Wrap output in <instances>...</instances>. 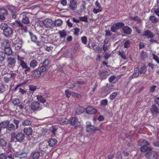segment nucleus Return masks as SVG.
<instances>
[{
	"label": "nucleus",
	"mask_w": 159,
	"mask_h": 159,
	"mask_svg": "<svg viewBox=\"0 0 159 159\" xmlns=\"http://www.w3.org/2000/svg\"><path fill=\"white\" fill-rule=\"evenodd\" d=\"M31 109L33 111H39L42 109L41 107L40 106V103L38 102H32L30 105Z\"/></svg>",
	"instance_id": "20e7f679"
},
{
	"label": "nucleus",
	"mask_w": 159,
	"mask_h": 159,
	"mask_svg": "<svg viewBox=\"0 0 159 159\" xmlns=\"http://www.w3.org/2000/svg\"><path fill=\"white\" fill-rule=\"evenodd\" d=\"M142 147L140 148V150L141 152H145L147 151H151L152 148L150 147H148L146 145H143L141 146Z\"/></svg>",
	"instance_id": "aec40b11"
},
{
	"label": "nucleus",
	"mask_w": 159,
	"mask_h": 159,
	"mask_svg": "<svg viewBox=\"0 0 159 159\" xmlns=\"http://www.w3.org/2000/svg\"><path fill=\"white\" fill-rule=\"evenodd\" d=\"M129 18L132 20H136L138 22L140 21V19L137 16H135L134 17L129 16Z\"/></svg>",
	"instance_id": "a18cd8bd"
},
{
	"label": "nucleus",
	"mask_w": 159,
	"mask_h": 159,
	"mask_svg": "<svg viewBox=\"0 0 159 159\" xmlns=\"http://www.w3.org/2000/svg\"><path fill=\"white\" fill-rule=\"evenodd\" d=\"M74 34L76 35H78L80 31V29L78 27H75L74 29Z\"/></svg>",
	"instance_id": "603ef678"
},
{
	"label": "nucleus",
	"mask_w": 159,
	"mask_h": 159,
	"mask_svg": "<svg viewBox=\"0 0 159 159\" xmlns=\"http://www.w3.org/2000/svg\"><path fill=\"white\" fill-rule=\"evenodd\" d=\"M102 10V9L98 8L97 9L95 8H94L93 9V12L94 14H97V13L101 12Z\"/></svg>",
	"instance_id": "e2e57ef3"
},
{
	"label": "nucleus",
	"mask_w": 159,
	"mask_h": 159,
	"mask_svg": "<svg viewBox=\"0 0 159 159\" xmlns=\"http://www.w3.org/2000/svg\"><path fill=\"white\" fill-rule=\"evenodd\" d=\"M79 19L80 21L87 22H88V18L87 16H84L80 17L79 18Z\"/></svg>",
	"instance_id": "49530a36"
},
{
	"label": "nucleus",
	"mask_w": 159,
	"mask_h": 159,
	"mask_svg": "<svg viewBox=\"0 0 159 159\" xmlns=\"http://www.w3.org/2000/svg\"><path fill=\"white\" fill-rule=\"evenodd\" d=\"M7 144L5 140L2 139H0V145L2 147H5Z\"/></svg>",
	"instance_id": "37998d69"
},
{
	"label": "nucleus",
	"mask_w": 159,
	"mask_h": 159,
	"mask_svg": "<svg viewBox=\"0 0 159 159\" xmlns=\"http://www.w3.org/2000/svg\"><path fill=\"white\" fill-rule=\"evenodd\" d=\"M15 128V126L13 124H8L6 128L7 130L8 131H11L14 130Z\"/></svg>",
	"instance_id": "7c9ffc66"
},
{
	"label": "nucleus",
	"mask_w": 159,
	"mask_h": 159,
	"mask_svg": "<svg viewBox=\"0 0 159 159\" xmlns=\"http://www.w3.org/2000/svg\"><path fill=\"white\" fill-rule=\"evenodd\" d=\"M16 73L17 72L16 71H11L10 72V74L11 75L10 78L12 79H14L16 75Z\"/></svg>",
	"instance_id": "864d4df0"
},
{
	"label": "nucleus",
	"mask_w": 159,
	"mask_h": 159,
	"mask_svg": "<svg viewBox=\"0 0 159 159\" xmlns=\"http://www.w3.org/2000/svg\"><path fill=\"white\" fill-rule=\"evenodd\" d=\"M61 125H63L69 123V120L67 119H64L60 121Z\"/></svg>",
	"instance_id": "e433bc0d"
},
{
	"label": "nucleus",
	"mask_w": 159,
	"mask_h": 159,
	"mask_svg": "<svg viewBox=\"0 0 159 159\" xmlns=\"http://www.w3.org/2000/svg\"><path fill=\"white\" fill-rule=\"evenodd\" d=\"M14 43L15 44L21 43H22V41L20 38H16L15 40L14 41Z\"/></svg>",
	"instance_id": "0e129e2a"
},
{
	"label": "nucleus",
	"mask_w": 159,
	"mask_h": 159,
	"mask_svg": "<svg viewBox=\"0 0 159 159\" xmlns=\"http://www.w3.org/2000/svg\"><path fill=\"white\" fill-rule=\"evenodd\" d=\"M23 131L24 133L28 136L31 135L33 132V130L30 127L25 128L23 129Z\"/></svg>",
	"instance_id": "f3484780"
},
{
	"label": "nucleus",
	"mask_w": 159,
	"mask_h": 159,
	"mask_svg": "<svg viewBox=\"0 0 159 159\" xmlns=\"http://www.w3.org/2000/svg\"><path fill=\"white\" fill-rule=\"evenodd\" d=\"M145 156L147 159H157L158 154L156 152L152 151L147 153Z\"/></svg>",
	"instance_id": "7ed1b4c3"
},
{
	"label": "nucleus",
	"mask_w": 159,
	"mask_h": 159,
	"mask_svg": "<svg viewBox=\"0 0 159 159\" xmlns=\"http://www.w3.org/2000/svg\"><path fill=\"white\" fill-rule=\"evenodd\" d=\"M151 113L153 114H155L156 115L158 114L159 110L157 107L155 105H153L150 109Z\"/></svg>",
	"instance_id": "a211bd4d"
},
{
	"label": "nucleus",
	"mask_w": 159,
	"mask_h": 159,
	"mask_svg": "<svg viewBox=\"0 0 159 159\" xmlns=\"http://www.w3.org/2000/svg\"><path fill=\"white\" fill-rule=\"evenodd\" d=\"M12 25L14 26L15 25L19 28L23 32H26L28 30L27 25H24L20 21H16L12 24Z\"/></svg>",
	"instance_id": "f257e3e1"
},
{
	"label": "nucleus",
	"mask_w": 159,
	"mask_h": 159,
	"mask_svg": "<svg viewBox=\"0 0 159 159\" xmlns=\"http://www.w3.org/2000/svg\"><path fill=\"white\" fill-rule=\"evenodd\" d=\"M22 22L25 24H29L30 23V21L29 17L25 13H23L22 14Z\"/></svg>",
	"instance_id": "9b49d317"
},
{
	"label": "nucleus",
	"mask_w": 159,
	"mask_h": 159,
	"mask_svg": "<svg viewBox=\"0 0 159 159\" xmlns=\"http://www.w3.org/2000/svg\"><path fill=\"white\" fill-rule=\"evenodd\" d=\"M62 24V21L60 19H58L56 20L55 22V25L56 26H61Z\"/></svg>",
	"instance_id": "a19ab883"
},
{
	"label": "nucleus",
	"mask_w": 159,
	"mask_h": 159,
	"mask_svg": "<svg viewBox=\"0 0 159 159\" xmlns=\"http://www.w3.org/2000/svg\"><path fill=\"white\" fill-rule=\"evenodd\" d=\"M6 7L10 11L12 17L13 19H16L17 15L16 14L17 9L16 7L11 4L7 5Z\"/></svg>",
	"instance_id": "f03ea898"
},
{
	"label": "nucleus",
	"mask_w": 159,
	"mask_h": 159,
	"mask_svg": "<svg viewBox=\"0 0 159 159\" xmlns=\"http://www.w3.org/2000/svg\"><path fill=\"white\" fill-rule=\"evenodd\" d=\"M25 138L24 134L21 133H18L16 134V140L18 142L22 141Z\"/></svg>",
	"instance_id": "2eb2a0df"
},
{
	"label": "nucleus",
	"mask_w": 159,
	"mask_h": 159,
	"mask_svg": "<svg viewBox=\"0 0 159 159\" xmlns=\"http://www.w3.org/2000/svg\"><path fill=\"white\" fill-rule=\"evenodd\" d=\"M84 108L82 107H77L76 112L77 115H80L84 111Z\"/></svg>",
	"instance_id": "a878e982"
},
{
	"label": "nucleus",
	"mask_w": 159,
	"mask_h": 159,
	"mask_svg": "<svg viewBox=\"0 0 159 159\" xmlns=\"http://www.w3.org/2000/svg\"><path fill=\"white\" fill-rule=\"evenodd\" d=\"M115 24L118 30L121 28H122L123 27H124L125 25L124 23L122 22H118Z\"/></svg>",
	"instance_id": "473e14b6"
},
{
	"label": "nucleus",
	"mask_w": 159,
	"mask_h": 159,
	"mask_svg": "<svg viewBox=\"0 0 159 159\" xmlns=\"http://www.w3.org/2000/svg\"><path fill=\"white\" fill-rule=\"evenodd\" d=\"M37 65V61L35 60H32L30 63V67L31 68H34Z\"/></svg>",
	"instance_id": "72a5a7b5"
},
{
	"label": "nucleus",
	"mask_w": 159,
	"mask_h": 159,
	"mask_svg": "<svg viewBox=\"0 0 159 159\" xmlns=\"http://www.w3.org/2000/svg\"><path fill=\"white\" fill-rule=\"evenodd\" d=\"M85 110L87 113L90 114H93L97 112V109L91 106H88Z\"/></svg>",
	"instance_id": "1a4fd4ad"
},
{
	"label": "nucleus",
	"mask_w": 159,
	"mask_h": 159,
	"mask_svg": "<svg viewBox=\"0 0 159 159\" xmlns=\"http://www.w3.org/2000/svg\"><path fill=\"white\" fill-rule=\"evenodd\" d=\"M118 93L116 92H115L112 93L110 96V98L111 100H113L117 96Z\"/></svg>",
	"instance_id": "de8ad7c7"
},
{
	"label": "nucleus",
	"mask_w": 159,
	"mask_h": 159,
	"mask_svg": "<svg viewBox=\"0 0 159 159\" xmlns=\"http://www.w3.org/2000/svg\"><path fill=\"white\" fill-rule=\"evenodd\" d=\"M131 42L129 40L126 41L124 43V47L126 48H128L130 45Z\"/></svg>",
	"instance_id": "bf43d9fd"
},
{
	"label": "nucleus",
	"mask_w": 159,
	"mask_h": 159,
	"mask_svg": "<svg viewBox=\"0 0 159 159\" xmlns=\"http://www.w3.org/2000/svg\"><path fill=\"white\" fill-rule=\"evenodd\" d=\"M58 33L60 35V37L61 38L65 37L67 35L66 31L64 30L59 31Z\"/></svg>",
	"instance_id": "2f4dec72"
},
{
	"label": "nucleus",
	"mask_w": 159,
	"mask_h": 159,
	"mask_svg": "<svg viewBox=\"0 0 159 159\" xmlns=\"http://www.w3.org/2000/svg\"><path fill=\"white\" fill-rule=\"evenodd\" d=\"M5 54H6L8 55H11L12 54V51L10 47H5L4 49Z\"/></svg>",
	"instance_id": "6ab92c4d"
},
{
	"label": "nucleus",
	"mask_w": 159,
	"mask_h": 159,
	"mask_svg": "<svg viewBox=\"0 0 159 159\" xmlns=\"http://www.w3.org/2000/svg\"><path fill=\"white\" fill-rule=\"evenodd\" d=\"M10 122L9 120H7L2 122L0 124V127L1 128H5L7 127V125L9 124Z\"/></svg>",
	"instance_id": "393cba45"
},
{
	"label": "nucleus",
	"mask_w": 159,
	"mask_h": 159,
	"mask_svg": "<svg viewBox=\"0 0 159 159\" xmlns=\"http://www.w3.org/2000/svg\"><path fill=\"white\" fill-rule=\"evenodd\" d=\"M29 89L32 91H34L37 89V87L35 86H34L32 85H30L29 86Z\"/></svg>",
	"instance_id": "338daca9"
},
{
	"label": "nucleus",
	"mask_w": 159,
	"mask_h": 159,
	"mask_svg": "<svg viewBox=\"0 0 159 159\" xmlns=\"http://www.w3.org/2000/svg\"><path fill=\"white\" fill-rule=\"evenodd\" d=\"M72 96L74 97L78 98H80L82 97L80 94L75 93H73Z\"/></svg>",
	"instance_id": "680f3d73"
},
{
	"label": "nucleus",
	"mask_w": 159,
	"mask_h": 159,
	"mask_svg": "<svg viewBox=\"0 0 159 159\" xmlns=\"http://www.w3.org/2000/svg\"><path fill=\"white\" fill-rule=\"evenodd\" d=\"M31 121L28 119H25L22 122V125L24 126H30L32 124Z\"/></svg>",
	"instance_id": "5701e85b"
},
{
	"label": "nucleus",
	"mask_w": 159,
	"mask_h": 159,
	"mask_svg": "<svg viewBox=\"0 0 159 159\" xmlns=\"http://www.w3.org/2000/svg\"><path fill=\"white\" fill-rule=\"evenodd\" d=\"M2 45L5 47H10V42L8 39H4L3 40Z\"/></svg>",
	"instance_id": "c85d7f7f"
},
{
	"label": "nucleus",
	"mask_w": 159,
	"mask_h": 159,
	"mask_svg": "<svg viewBox=\"0 0 159 159\" xmlns=\"http://www.w3.org/2000/svg\"><path fill=\"white\" fill-rule=\"evenodd\" d=\"M115 24H114L111 27V30L113 32H116L117 30Z\"/></svg>",
	"instance_id": "8fccbe9b"
},
{
	"label": "nucleus",
	"mask_w": 159,
	"mask_h": 159,
	"mask_svg": "<svg viewBox=\"0 0 159 159\" xmlns=\"http://www.w3.org/2000/svg\"><path fill=\"white\" fill-rule=\"evenodd\" d=\"M58 127L57 126H52L50 128V131L52 134L54 136H55L56 134V133L57 131Z\"/></svg>",
	"instance_id": "cd10ccee"
},
{
	"label": "nucleus",
	"mask_w": 159,
	"mask_h": 159,
	"mask_svg": "<svg viewBox=\"0 0 159 159\" xmlns=\"http://www.w3.org/2000/svg\"><path fill=\"white\" fill-rule=\"evenodd\" d=\"M37 99L41 103H44L46 102L45 99L41 95H38L37 96Z\"/></svg>",
	"instance_id": "f704fd0d"
},
{
	"label": "nucleus",
	"mask_w": 159,
	"mask_h": 159,
	"mask_svg": "<svg viewBox=\"0 0 159 159\" xmlns=\"http://www.w3.org/2000/svg\"><path fill=\"white\" fill-rule=\"evenodd\" d=\"M153 59L157 63H159V58L158 56L155 54H153Z\"/></svg>",
	"instance_id": "774afa93"
},
{
	"label": "nucleus",
	"mask_w": 159,
	"mask_h": 159,
	"mask_svg": "<svg viewBox=\"0 0 159 159\" xmlns=\"http://www.w3.org/2000/svg\"><path fill=\"white\" fill-rule=\"evenodd\" d=\"M13 122L16 125V128L17 129L19 127V124L20 123V121L14 119Z\"/></svg>",
	"instance_id": "052dcab7"
},
{
	"label": "nucleus",
	"mask_w": 159,
	"mask_h": 159,
	"mask_svg": "<svg viewBox=\"0 0 159 159\" xmlns=\"http://www.w3.org/2000/svg\"><path fill=\"white\" fill-rule=\"evenodd\" d=\"M123 32L125 34H129L132 31V29L128 26H124L122 28Z\"/></svg>",
	"instance_id": "dca6fc26"
},
{
	"label": "nucleus",
	"mask_w": 159,
	"mask_h": 159,
	"mask_svg": "<svg viewBox=\"0 0 159 159\" xmlns=\"http://www.w3.org/2000/svg\"><path fill=\"white\" fill-rule=\"evenodd\" d=\"M76 117H73L70 119V121H69V123H70V124L72 125H75L76 123Z\"/></svg>",
	"instance_id": "79ce46f5"
},
{
	"label": "nucleus",
	"mask_w": 159,
	"mask_h": 159,
	"mask_svg": "<svg viewBox=\"0 0 159 159\" xmlns=\"http://www.w3.org/2000/svg\"><path fill=\"white\" fill-rule=\"evenodd\" d=\"M108 75V72L105 70L100 71L99 74L100 78L102 80L106 79Z\"/></svg>",
	"instance_id": "6e6552de"
},
{
	"label": "nucleus",
	"mask_w": 159,
	"mask_h": 159,
	"mask_svg": "<svg viewBox=\"0 0 159 159\" xmlns=\"http://www.w3.org/2000/svg\"><path fill=\"white\" fill-rule=\"evenodd\" d=\"M96 129L95 126L92 125L90 126H89L88 127H86V128L87 131L89 132H93Z\"/></svg>",
	"instance_id": "b1692460"
},
{
	"label": "nucleus",
	"mask_w": 159,
	"mask_h": 159,
	"mask_svg": "<svg viewBox=\"0 0 159 159\" xmlns=\"http://www.w3.org/2000/svg\"><path fill=\"white\" fill-rule=\"evenodd\" d=\"M7 13V11L6 9L3 8H0V14L5 16Z\"/></svg>",
	"instance_id": "c9c22d12"
},
{
	"label": "nucleus",
	"mask_w": 159,
	"mask_h": 159,
	"mask_svg": "<svg viewBox=\"0 0 159 159\" xmlns=\"http://www.w3.org/2000/svg\"><path fill=\"white\" fill-rule=\"evenodd\" d=\"M40 156V152L36 151L32 152L30 155L31 159H39Z\"/></svg>",
	"instance_id": "4468645a"
},
{
	"label": "nucleus",
	"mask_w": 159,
	"mask_h": 159,
	"mask_svg": "<svg viewBox=\"0 0 159 159\" xmlns=\"http://www.w3.org/2000/svg\"><path fill=\"white\" fill-rule=\"evenodd\" d=\"M108 103L107 100L106 99H103L101 101V104L103 106H106L107 105Z\"/></svg>",
	"instance_id": "6e6d98bb"
},
{
	"label": "nucleus",
	"mask_w": 159,
	"mask_h": 159,
	"mask_svg": "<svg viewBox=\"0 0 159 159\" xmlns=\"http://www.w3.org/2000/svg\"><path fill=\"white\" fill-rule=\"evenodd\" d=\"M138 144L140 146L143 145H148L149 143L145 140L143 139H140L138 142Z\"/></svg>",
	"instance_id": "4be33fe9"
},
{
	"label": "nucleus",
	"mask_w": 159,
	"mask_h": 159,
	"mask_svg": "<svg viewBox=\"0 0 159 159\" xmlns=\"http://www.w3.org/2000/svg\"><path fill=\"white\" fill-rule=\"evenodd\" d=\"M152 11L154 12L155 14L159 17V5L156 6L154 8H152Z\"/></svg>",
	"instance_id": "bb28decb"
},
{
	"label": "nucleus",
	"mask_w": 159,
	"mask_h": 159,
	"mask_svg": "<svg viewBox=\"0 0 159 159\" xmlns=\"http://www.w3.org/2000/svg\"><path fill=\"white\" fill-rule=\"evenodd\" d=\"M13 33V30L10 27H8L3 31V34L7 37H10L12 34Z\"/></svg>",
	"instance_id": "39448f33"
},
{
	"label": "nucleus",
	"mask_w": 159,
	"mask_h": 159,
	"mask_svg": "<svg viewBox=\"0 0 159 159\" xmlns=\"http://www.w3.org/2000/svg\"><path fill=\"white\" fill-rule=\"evenodd\" d=\"M12 102L14 105H17L20 103L19 100L17 98H14L12 101Z\"/></svg>",
	"instance_id": "09e8293b"
},
{
	"label": "nucleus",
	"mask_w": 159,
	"mask_h": 159,
	"mask_svg": "<svg viewBox=\"0 0 159 159\" xmlns=\"http://www.w3.org/2000/svg\"><path fill=\"white\" fill-rule=\"evenodd\" d=\"M143 36L147 37L148 39H152L154 36V34L149 30H146L144 31V33L143 34Z\"/></svg>",
	"instance_id": "f8f14e48"
},
{
	"label": "nucleus",
	"mask_w": 159,
	"mask_h": 159,
	"mask_svg": "<svg viewBox=\"0 0 159 159\" xmlns=\"http://www.w3.org/2000/svg\"><path fill=\"white\" fill-rule=\"evenodd\" d=\"M150 20L152 23H156L158 21L157 19L154 16H151L149 17Z\"/></svg>",
	"instance_id": "4c0bfd02"
},
{
	"label": "nucleus",
	"mask_w": 159,
	"mask_h": 159,
	"mask_svg": "<svg viewBox=\"0 0 159 159\" xmlns=\"http://www.w3.org/2000/svg\"><path fill=\"white\" fill-rule=\"evenodd\" d=\"M30 37L31 40L34 42H36L37 40V37L33 34H30Z\"/></svg>",
	"instance_id": "3c124183"
},
{
	"label": "nucleus",
	"mask_w": 159,
	"mask_h": 159,
	"mask_svg": "<svg viewBox=\"0 0 159 159\" xmlns=\"http://www.w3.org/2000/svg\"><path fill=\"white\" fill-rule=\"evenodd\" d=\"M8 27V25L4 23H2L0 25V28L2 30H3V31L5 29L7 28Z\"/></svg>",
	"instance_id": "ea45409f"
},
{
	"label": "nucleus",
	"mask_w": 159,
	"mask_h": 159,
	"mask_svg": "<svg viewBox=\"0 0 159 159\" xmlns=\"http://www.w3.org/2000/svg\"><path fill=\"white\" fill-rule=\"evenodd\" d=\"M48 145L50 147H53L55 146L57 143V140L56 139L53 138L49 139L48 141Z\"/></svg>",
	"instance_id": "412c9836"
},
{
	"label": "nucleus",
	"mask_w": 159,
	"mask_h": 159,
	"mask_svg": "<svg viewBox=\"0 0 159 159\" xmlns=\"http://www.w3.org/2000/svg\"><path fill=\"white\" fill-rule=\"evenodd\" d=\"M140 74H144L147 70V68L145 65L138 66L136 68Z\"/></svg>",
	"instance_id": "0eeeda50"
},
{
	"label": "nucleus",
	"mask_w": 159,
	"mask_h": 159,
	"mask_svg": "<svg viewBox=\"0 0 159 159\" xmlns=\"http://www.w3.org/2000/svg\"><path fill=\"white\" fill-rule=\"evenodd\" d=\"M7 62L8 66L12 67L15 66L16 61L14 58L8 57L7 60Z\"/></svg>",
	"instance_id": "9d476101"
},
{
	"label": "nucleus",
	"mask_w": 159,
	"mask_h": 159,
	"mask_svg": "<svg viewBox=\"0 0 159 159\" xmlns=\"http://www.w3.org/2000/svg\"><path fill=\"white\" fill-rule=\"evenodd\" d=\"M41 72L40 70H35L33 74V76L35 78H37L39 77L41 75Z\"/></svg>",
	"instance_id": "c756f323"
},
{
	"label": "nucleus",
	"mask_w": 159,
	"mask_h": 159,
	"mask_svg": "<svg viewBox=\"0 0 159 159\" xmlns=\"http://www.w3.org/2000/svg\"><path fill=\"white\" fill-rule=\"evenodd\" d=\"M20 65L21 66V67L23 69H25L28 66L26 64V63H25L24 61L22 62L21 63H19Z\"/></svg>",
	"instance_id": "13d9d810"
},
{
	"label": "nucleus",
	"mask_w": 159,
	"mask_h": 159,
	"mask_svg": "<svg viewBox=\"0 0 159 159\" xmlns=\"http://www.w3.org/2000/svg\"><path fill=\"white\" fill-rule=\"evenodd\" d=\"M43 23L46 27L49 28L52 26L53 22L51 19H47L43 21Z\"/></svg>",
	"instance_id": "ddd939ff"
},
{
	"label": "nucleus",
	"mask_w": 159,
	"mask_h": 159,
	"mask_svg": "<svg viewBox=\"0 0 159 159\" xmlns=\"http://www.w3.org/2000/svg\"><path fill=\"white\" fill-rule=\"evenodd\" d=\"M5 57V53L2 51H0V61H2L4 60Z\"/></svg>",
	"instance_id": "c03bdc74"
},
{
	"label": "nucleus",
	"mask_w": 159,
	"mask_h": 159,
	"mask_svg": "<svg viewBox=\"0 0 159 159\" xmlns=\"http://www.w3.org/2000/svg\"><path fill=\"white\" fill-rule=\"evenodd\" d=\"M47 67L42 65L40 68V71L41 72H43L46 70Z\"/></svg>",
	"instance_id": "69168bd1"
},
{
	"label": "nucleus",
	"mask_w": 159,
	"mask_h": 159,
	"mask_svg": "<svg viewBox=\"0 0 159 159\" xmlns=\"http://www.w3.org/2000/svg\"><path fill=\"white\" fill-rule=\"evenodd\" d=\"M139 73L138 70L136 68L134 69V72L132 76H131L132 78L138 77L139 75Z\"/></svg>",
	"instance_id": "58836bf2"
},
{
	"label": "nucleus",
	"mask_w": 159,
	"mask_h": 159,
	"mask_svg": "<svg viewBox=\"0 0 159 159\" xmlns=\"http://www.w3.org/2000/svg\"><path fill=\"white\" fill-rule=\"evenodd\" d=\"M65 92L66 97L68 98H69L71 95V91L69 89H67L65 91Z\"/></svg>",
	"instance_id": "5fc2aeb1"
},
{
	"label": "nucleus",
	"mask_w": 159,
	"mask_h": 159,
	"mask_svg": "<svg viewBox=\"0 0 159 159\" xmlns=\"http://www.w3.org/2000/svg\"><path fill=\"white\" fill-rule=\"evenodd\" d=\"M82 42L84 44H87V38L86 36H84L81 38Z\"/></svg>",
	"instance_id": "4d7b16f0"
},
{
	"label": "nucleus",
	"mask_w": 159,
	"mask_h": 159,
	"mask_svg": "<svg viewBox=\"0 0 159 159\" xmlns=\"http://www.w3.org/2000/svg\"><path fill=\"white\" fill-rule=\"evenodd\" d=\"M69 6L70 9L72 11H75L77 9V2L75 1V0H70Z\"/></svg>",
	"instance_id": "423d86ee"
}]
</instances>
